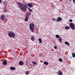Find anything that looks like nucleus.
<instances>
[{
    "mask_svg": "<svg viewBox=\"0 0 75 75\" xmlns=\"http://www.w3.org/2000/svg\"><path fill=\"white\" fill-rule=\"evenodd\" d=\"M19 6L20 8H21L23 11H25L26 10V7L25 6L21 3H19Z\"/></svg>",
    "mask_w": 75,
    "mask_h": 75,
    "instance_id": "1",
    "label": "nucleus"
},
{
    "mask_svg": "<svg viewBox=\"0 0 75 75\" xmlns=\"http://www.w3.org/2000/svg\"><path fill=\"white\" fill-rule=\"evenodd\" d=\"M9 36L11 38H14L15 37V34L13 32L9 31L8 33Z\"/></svg>",
    "mask_w": 75,
    "mask_h": 75,
    "instance_id": "2",
    "label": "nucleus"
},
{
    "mask_svg": "<svg viewBox=\"0 0 75 75\" xmlns=\"http://www.w3.org/2000/svg\"><path fill=\"white\" fill-rule=\"evenodd\" d=\"M30 30L32 31V32H33V29L34 28L35 26V25L34 24L31 23L30 24Z\"/></svg>",
    "mask_w": 75,
    "mask_h": 75,
    "instance_id": "3",
    "label": "nucleus"
},
{
    "mask_svg": "<svg viewBox=\"0 0 75 75\" xmlns=\"http://www.w3.org/2000/svg\"><path fill=\"white\" fill-rule=\"evenodd\" d=\"M69 26L72 30H74L75 29V25L73 23H70Z\"/></svg>",
    "mask_w": 75,
    "mask_h": 75,
    "instance_id": "4",
    "label": "nucleus"
},
{
    "mask_svg": "<svg viewBox=\"0 0 75 75\" xmlns=\"http://www.w3.org/2000/svg\"><path fill=\"white\" fill-rule=\"evenodd\" d=\"M62 20V18L61 17H59L57 19V21L59 22Z\"/></svg>",
    "mask_w": 75,
    "mask_h": 75,
    "instance_id": "5",
    "label": "nucleus"
},
{
    "mask_svg": "<svg viewBox=\"0 0 75 75\" xmlns=\"http://www.w3.org/2000/svg\"><path fill=\"white\" fill-rule=\"evenodd\" d=\"M5 17L4 16V14H2L1 16L0 17V18L1 20H3L4 19V17Z\"/></svg>",
    "mask_w": 75,
    "mask_h": 75,
    "instance_id": "6",
    "label": "nucleus"
},
{
    "mask_svg": "<svg viewBox=\"0 0 75 75\" xmlns=\"http://www.w3.org/2000/svg\"><path fill=\"white\" fill-rule=\"evenodd\" d=\"M28 6H29L30 8L32 7L33 6V5L31 3H28Z\"/></svg>",
    "mask_w": 75,
    "mask_h": 75,
    "instance_id": "7",
    "label": "nucleus"
},
{
    "mask_svg": "<svg viewBox=\"0 0 75 75\" xmlns=\"http://www.w3.org/2000/svg\"><path fill=\"white\" fill-rule=\"evenodd\" d=\"M7 64V61L6 60H5L3 62V65H6Z\"/></svg>",
    "mask_w": 75,
    "mask_h": 75,
    "instance_id": "8",
    "label": "nucleus"
},
{
    "mask_svg": "<svg viewBox=\"0 0 75 75\" xmlns=\"http://www.w3.org/2000/svg\"><path fill=\"white\" fill-rule=\"evenodd\" d=\"M58 74H59V75H62V72L60 71L59 70L58 71Z\"/></svg>",
    "mask_w": 75,
    "mask_h": 75,
    "instance_id": "9",
    "label": "nucleus"
},
{
    "mask_svg": "<svg viewBox=\"0 0 75 75\" xmlns=\"http://www.w3.org/2000/svg\"><path fill=\"white\" fill-rule=\"evenodd\" d=\"M30 14L29 13H26V17L29 18V17L30 16Z\"/></svg>",
    "mask_w": 75,
    "mask_h": 75,
    "instance_id": "10",
    "label": "nucleus"
},
{
    "mask_svg": "<svg viewBox=\"0 0 75 75\" xmlns=\"http://www.w3.org/2000/svg\"><path fill=\"white\" fill-rule=\"evenodd\" d=\"M19 64L20 65H22L24 64L23 62L22 61H20L19 63Z\"/></svg>",
    "mask_w": 75,
    "mask_h": 75,
    "instance_id": "11",
    "label": "nucleus"
},
{
    "mask_svg": "<svg viewBox=\"0 0 75 75\" xmlns=\"http://www.w3.org/2000/svg\"><path fill=\"white\" fill-rule=\"evenodd\" d=\"M10 68L12 71H14V70H15V69H16V68L13 67H11Z\"/></svg>",
    "mask_w": 75,
    "mask_h": 75,
    "instance_id": "12",
    "label": "nucleus"
},
{
    "mask_svg": "<svg viewBox=\"0 0 75 75\" xmlns=\"http://www.w3.org/2000/svg\"><path fill=\"white\" fill-rule=\"evenodd\" d=\"M29 19V17H26L25 18V22H27Z\"/></svg>",
    "mask_w": 75,
    "mask_h": 75,
    "instance_id": "13",
    "label": "nucleus"
},
{
    "mask_svg": "<svg viewBox=\"0 0 75 75\" xmlns=\"http://www.w3.org/2000/svg\"><path fill=\"white\" fill-rule=\"evenodd\" d=\"M32 63L33 64V65H34L35 64H36V65H37V62H32Z\"/></svg>",
    "mask_w": 75,
    "mask_h": 75,
    "instance_id": "14",
    "label": "nucleus"
},
{
    "mask_svg": "<svg viewBox=\"0 0 75 75\" xmlns=\"http://www.w3.org/2000/svg\"><path fill=\"white\" fill-rule=\"evenodd\" d=\"M31 39L32 41H34L35 40V39L34 37L33 36H32L31 37Z\"/></svg>",
    "mask_w": 75,
    "mask_h": 75,
    "instance_id": "15",
    "label": "nucleus"
},
{
    "mask_svg": "<svg viewBox=\"0 0 75 75\" xmlns=\"http://www.w3.org/2000/svg\"><path fill=\"white\" fill-rule=\"evenodd\" d=\"M69 28V27L68 26H66L65 27V29L66 30H68Z\"/></svg>",
    "mask_w": 75,
    "mask_h": 75,
    "instance_id": "16",
    "label": "nucleus"
},
{
    "mask_svg": "<svg viewBox=\"0 0 75 75\" xmlns=\"http://www.w3.org/2000/svg\"><path fill=\"white\" fill-rule=\"evenodd\" d=\"M39 43L41 44L42 43V40L41 38L39 39Z\"/></svg>",
    "mask_w": 75,
    "mask_h": 75,
    "instance_id": "17",
    "label": "nucleus"
},
{
    "mask_svg": "<svg viewBox=\"0 0 75 75\" xmlns=\"http://www.w3.org/2000/svg\"><path fill=\"white\" fill-rule=\"evenodd\" d=\"M30 73V71H27L25 72V74H26V75H28Z\"/></svg>",
    "mask_w": 75,
    "mask_h": 75,
    "instance_id": "18",
    "label": "nucleus"
},
{
    "mask_svg": "<svg viewBox=\"0 0 75 75\" xmlns=\"http://www.w3.org/2000/svg\"><path fill=\"white\" fill-rule=\"evenodd\" d=\"M43 64H45L46 65H47L48 64H49V63L46 62H44V63H43Z\"/></svg>",
    "mask_w": 75,
    "mask_h": 75,
    "instance_id": "19",
    "label": "nucleus"
},
{
    "mask_svg": "<svg viewBox=\"0 0 75 75\" xmlns=\"http://www.w3.org/2000/svg\"><path fill=\"white\" fill-rule=\"evenodd\" d=\"M65 44L66 45H70V44L68 42H65Z\"/></svg>",
    "mask_w": 75,
    "mask_h": 75,
    "instance_id": "20",
    "label": "nucleus"
},
{
    "mask_svg": "<svg viewBox=\"0 0 75 75\" xmlns=\"http://www.w3.org/2000/svg\"><path fill=\"white\" fill-rule=\"evenodd\" d=\"M60 37V36L59 35H56V38H59Z\"/></svg>",
    "mask_w": 75,
    "mask_h": 75,
    "instance_id": "21",
    "label": "nucleus"
},
{
    "mask_svg": "<svg viewBox=\"0 0 75 75\" xmlns=\"http://www.w3.org/2000/svg\"><path fill=\"white\" fill-rule=\"evenodd\" d=\"M7 2L6 1H5L4 2V4L5 5H7Z\"/></svg>",
    "mask_w": 75,
    "mask_h": 75,
    "instance_id": "22",
    "label": "nucleus"
},
{
    "mask_svg": "<svg viewBox=\"0 0 75 75\" xmlns=\"http://www.w3.org/2000/svg\"><path fill=\"white\" fill-rule=\"evenodd\" d=\"M59 61L60 62H62V58H60L59 59Z\"/></svg>",
    "mask_w": 75,
    "mask_h": 75,
    "instance_id": "23",
    "label": "nucleus"
},
{
    "mask_svg": "<svg viewBox=\"0 0 75 75\" xmlns=\"http://www.w3.org/2000/svg\"><path fill=\"white\" fill-rule=\"evenodd\" d=\"M61 38H59V39L60 40V42H62V39H61Z\"/></svg>",
    "mask_w": 75,
    "mask_h": 75,
    "instance_id": "24",
    "label": "nucleus"
},
{
    "mask_svg": "<svg viewBox=\"0 0 75 75\" xmlns=\"http://www.w3.org/2000/svg\"><path fill=\"white\" fill-rule=\"evenodd\" d=\"M28 9L30 11H31V12L32 11V9H30V8H28Z\"/></svg>",
    "mask_w": 75,
    "mask_h": 75,
    "instance_id": "25",
    "label": "nucleus"
},
{
    "mask_svg": "<svg viewBox=\"0 0 75 75\" xmlns=\"http://www.w3.org/2000/svg\"><path fill=\"white\" fill-rule=\"evenodd\" d=\"M69 22H72L73 21V20L72 19H70L69 21Z\"/></svg>",
    "mask_w": 75,
    "mask_h": 75,
    "instance_id": "26",
    "label": "nucleus"
},
{
    "mask_svg": "<svg viewBox=\"0 0 75 75\" xmlns=\"http://www.w3.org/2000/svg\"><path fill=\"white\" fill-rule=\"evenodd\" d=\"M72 57H75V54H72Z\"/></svg>",
    "mask_w": 75,
    "mask_h": 75,
    "instance_id": "27",
    "label": "nucleus"
},
{
    "mask_svg": "<svg viewBox=\"0 0 75 75\" xmlns=\"http://www.w3.org/2000/svg\"><path fill=\"white\" fill-rule=\"evenodd\" d=\"M54 48L55 49H57V47L56 46H54Z\"/></svg>",
    "mask_w": 75,
    "mask_h": 75,
    "instance_id": "28",
    "label": "nucleus"
},
{
    "mask_svg": "<svg viewBox=\"0 0 75 75\" xmlns=\"http://www.w3.org/2000/svg\"><path fill=\"white\" fill-rule=\"evenodd\" d=\"M55 19L54 18H53V19H52V21H55Z\"/></svg>",
    "mask_w": 75,
    "mask_h": 75,
    "instance_id": "29",
    "label": "nucleus"
},
{
    "mask_svg": "<svg viewBox=\"0 0 75 75\" xmlns=\"http://www.w3.org/2000/svg\"><path fill=\"white\" fill-rule=\"evenodd\" d=\"M73 1L74 3H75V0H73Z\"/></svg>",
    "mask_w": 75,
    "mask_h": 75,
    "instance_id": "30",
    "label": "nucleus"
},
{
    "mask_svg": "<svg viewBox=\"0 0 75 75\" xmlns=\"http://www.w3.org/2000/svg\"><path fill=\"white\" fill-rule=\"evenodd\" d=\"M26 64L28 66V63L27 62H26Z\"/></svg>",
    "mask_w": 75,
    "mask_h": 75,
    "instance_id": "31",
    "label": "nucleus"
},
{
    "mask_svg": "<svg viewBox=\"0 0 75 75\" xmlns=\"http://www.w3.org/2000/svg\"><path fill=\"white\" fill-rule=\"evenodd\" d=\"M2 2L1 0H0V3H1V2Z\"/></svg>",
    "mask_w": 75,
    "mask_h": 75,
    "instance_id": "32",
    "label": "nucleus"
},
{
    "mask_svg": "<svg viewBox=\"0 0 75 75\" xmlns=\"http://www.w3.org/2000/svg\"><path fill=\"white\" fill-rule=\"evenodd\" d=\"M69 0V1H71L72 0Z\"/></svg>",
    "mask_w": 75,
    "mask_h": 75,
    "instance_id": "33",
    "label": "nucleus"
},
{
    "mask_svg": "<svg viewBox=\"0 0 75 75\" xmlns=\"http://www.w3.org/2000/svg\"><path fill=\"white\" fill-rule=\"evenodd\" d=\"M40 56L41 55V54H40L39 55Z\"/></svg>",
    "mask_w": 75,
    "mask_h": 75,
    "instance_id": "34",
    "label": "nucleus"
},
{
    "mask_svg": "<svg viewBox=\"0 0 75 75\" xmlns=\"http://www.w3.org/2000/svg\"><path fill=\"white\" fill-rule=\"evenodd\" d=\"M30 65L31 66V64H30Z\"/></svg>",
    "mask_w": 75,
    "mask_h": 75,
    "instance_id": "35",
    "label": "nucleus"
}]
</instances>
